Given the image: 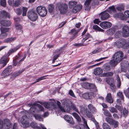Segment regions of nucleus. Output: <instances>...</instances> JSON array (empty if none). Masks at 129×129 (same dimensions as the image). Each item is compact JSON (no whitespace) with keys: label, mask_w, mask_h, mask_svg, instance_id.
<instances>
[{"label":"nucleus","mask_w":129,"mask_h":129,"mask_svg":"<svg viewBox=\"0 0 129 129\" xmlns=\"http://www.w3.org/2000/svg\"><path fill=\"white\" fill-rule=\"evenodd\" d=\"M0 22L1 25L4 26H9L11 24V22L9 20H1Z\"/></svg>","instance_id":"aec40b11"},{"label":"nucleus","mask_w":129,"mask_h":129,"mask_svg":"<svg viewBox=\"0 0 129 129\" xmlns=\"http://www.w3.org/2000/svg\"><path fill=\"white\" fill-rule=\"evenodd\" d=\"M22 10H23V16H26V13L27 11V9L26 8L23 7L22 8Z\"/></svg>","instance_id":"13d9d810"},{"label":"nucleus","mask_w":129,"mask_h":129,"mask_svg":"<svg viewBox=\"0 0 129 129\" xmlns=\"http://www.w3.org/2000/svg\"><path fill=\"white\" fill-rule=\"evenodd\" d=\"M48 8L49 12L50 13H52L54 9V5L52 4L49 5L48 6Z\"/></svg>","instance_id":"c756f323"},{"label":"nucleus","mask_w":129,"mask_h":129,"mask_svg":"<svg viewBox=\"0 0 129 129\" xmlns=\"http://www.w3.org/2000/svg\"><path fill=\"white\" fill-rule=\"evenodd\" d=\"M117 96L120 98L122 100H123L124 97L122 92H119L117 93Z\"/></svg>","instance_id":"603ef678"},{"label":"nucleus","mask_w":129,"mask_h":129,"mask_svg":"<svg viewBox=\"0 0 129 129\" xmlns=\"http://www.w3.org/2000/svg\"><path fill=\"white\" fill-rule=\"evenodd\" d=\"M34 116L35 118L39 121H41L43 120V119L41 115L38 114H35L34 115Z\"/></svg>","instance_id":"de8ad7c7"},{"label":"nucleus","mask_w":129,"mask_h":129,"mask_svg":"<svg viewBox=\"0 0 129 129\" xmlns=\"http://www.w3.org/2000/svg\"><path fill=\"white\" fill-rule=\"evenodd\" d=\"M86 36L85 38L83 39L82 40V42H84L86 41L87 39L89 38L90 36V35L88 33L86 35Z\"/></svg>","instance_id":"69168bd1"},{"label":"nucleus","mask_w":129,"mask_h":129,"mask_svg":"<svg viewBox=\"0 0 129 129\" xmlns=\"http://www.w3.org/2000/svg\"><path fill=\"white\" fill-rule=\"evenodd\" d=\"M79 31L78 30H76L75 28H73L71 29L69 33L72 34L73 36H76V35Z\"/></svg>","instance_id":"58836bf2"},{"label":"nucleus","mask_w":129,"mask_h":129,"mask_svg":"<svg viewBox=\"0 0 129 129\" xmlns=\"http://www.w3.org/2000/svg\"><path fill=\"white\" fill-rule=\"evenodd\" d=\"M115 77L116 78V79L117 81V87L118 88H119L120 87L121 84L120 79L119 77V76L118 75H116L115 76Z\"/></svg>","instance_id":"2f4dec72"},{"label":"nucleus","mask_w":129,"mask_h":129,"mask_svg":"<svg viewBox=\"0 0 129 129\" xmlns=\"http://www.w3.org/2000/svg\"><path fill=\"white\" fill-rule=\"evenodd\" d=\"M77 4L75 1H70L68 3L69 7L70 8H73Z\"/></svg>","instance_id":"cd10ccee"},{"label":"nucleus","mask_w":129,"mask_h":129,"mask_svg":"<svg viewBox=\"0 0 129 129\" xmlns=\"http://www.w3.org/2000/svg\"><path fill=\"white\" fill-rule=\"evenodd\" d=\"M16 37L11 38H7L4 40V42L6 43H10L13 42L16 39Z\"/></svg>","instance_id":"ea45409f"},{"label":"nucleus","mask_w":129,"mask_h":129,"mask_svg":"<svg viewBox=\"0 0 129 129\" xmlns=\"http://www.w3.org/2000/svg\"><path fill=\"white\" fill-rule=\"evenodd\" d=\"M101 51V49L100 48H97L92 52V53L93 54H96L100 52Z\"/></svg>","instance_id":"774afa93"},{"label":"nucleus","mask_w":129,"mask_h":129,"mask_svg":"<svg viewBox=\"0 0 129 129\" xmlns=\"http://www.w3.org/2000/svg\"><path fill=\"white\" fill-rule=\"evenodd\" d=\"M104 70L106 72L109 71L110 70V68L109 65L107 64H105L103 67Z\"/></svg>","instance_id":"72a5a7b5"},{"label":"nucleus","mask_w":129,"mask_h":129,"mask_svg":"<svg viewBox=\"0 0 129 129\" xmlns=\"http://www.w3.org/2000/svg\"><path fill=\"white\" fill-rule=\"evenodd\" d=\"M124 7L122 5H120L116 8V9L120 11H124Z\"/></svg>","instance_id":"8fccbe9b"},{"label":"nucleus","mask_w":129,"mask_h":129,"mask_svg":"<svg viewBox=\"0 0 129 129\" xmlns=\"http://www.w3.org/2000/svg\"><path fill=\"white\" fill-rule=\"evenodd\" d=\"M12 66H10L6 68L3 72L1 75L3 77H5L9 75L12 71Z\"/></svg>","instance_id":"1a4fd4ad"},{"label":"nucleus","mask_w":129,"mask_h":129,"mask_svg":"<svg viewBox=\"0 0 129 129\" xmlns=\"http://www.w3.org/2000/svg\"><path fill=\"white\" fill-rule=\"evenodd\" d=\"M76 129H84V125L82 124H79L75 127Z\"/></svg>","instance_id":"a18cd8bd"},{"label":"nucleus","mask_w":129,"mask_h":129,"mask_svg":"<svg viewBox=\"0 0 129 129\" xmlns=\"http://www.w3.org/2000/svg\"><path fill=\"white\" fill-rule=\"evenodd\" d=\"M69 94L71 96L74 98H76V97L75 96L72 90H69Z\"/></svg>","instance_id":"680f3d73"},{"label":"nucleus","mask_w":129,"mask_h":129,"mask_svg":"<svg viewBox=\"0 0 129 129\" xmlns=\"http://www.w3.org/2000/svg\"><path fill=\"white\" fill-rule=\"evenodd\" d=\"M126 41V40L124 39H120L114 43V45L118 48H122L125 46Z\"/></svg>","instance_id":"423d86ee"},{"label":"nucleus","mask_w":129,"mask_h":129,"mask_svg":"<svg viewBox=\"0 0 129 129\" xmlns=\"http://www.w3.org/2000/svg\"><path fill=\"white\" fill-rule=\"evenodd\" d=\"M119 63L117 62L116 60L113 58V59L110 60L109 62L110 64L112 67H115Z\"/></svg>","instance_id":"bb28decb"},{"label":"nucleus","mask_w":129,"mask_h":129,"mask_svg":"<svg viewBox=\"0 0 129 129\" xmlns=\"http://www.w3.org/2000/svg\"><path fill=\"white\" fill-rule=\"evenodd\" d=\"M102 110L103 111V113L105 115L109 117H112V116L111 114L108 110L104 108L102 109Z\"/></svg>","instance_id":"393cba45"},{"label":"nucleus","mask_w":129,"mask_h":129,"mask_svg":"<svg viewBox=\"0 0 129 129\" xmlns=\"http://www.w3.org/2000/svg\"><path fill=\"white\" fill-rule=\"evenodd\" d=\"M105 120L109 124L111 125L113 124V121L114 119L110 118L109 117H107L105 118Z\"/></svg>","instance_id":"473e14b6"},{"label":"nucleus","mask_w":129,"mask_h":129,"mask_svg":"<svg viewBox=\"0 0 129 129\" xmlns=\"http://www.w3.org/2000/svg\"><path fill=\"white\" fill-rule=\"evenodd\" d=\"M103 72L102 69L99 67L95 69L94 70V73L95 75H98L101 74Z\"/></svg>","instance_id":"4be33fe9"},{"label":"nucleus","mask_w":129,"mask_h":129,"mask_svg":"<svg viewBox=\"0 0 129 129\" xmlns=\"http://www.w3.org/2000/svg\"><path fill=\"white\" fill-rule=\"evenodd\" d=\"M85 84L87 86V88L90 89L96 88L95 86L93 84H90L87 82H86Z\"/></svg>","instance_id":"7c9ffc66"},{"label":"nucleus","mask_w":129,"mask_h":129,"mask_svg":"<svg viewBox=\"0 0 129 129\" xmlns=\"http://www.w3.org/2000/svg\"><path fill=\"white\" fill-rule=\"evenodd\" d=\"M60 49H57L55 51L53 54L54 58L56 59L59 57L60 54Z\"/></svg>","instance_id":"b1692460"},{"label":"nucleus","mask_w":129,"mask_h":129,"mask_svg":"<svg viewBox=\"0 0 129 129\" xmlns=\"http://www.w3.org/2000/svg\"><path fill=\"white\" fill-rule=\"evenodd\" d=\"M20 2L19 1H18L16 0V1H14V6L15 7H18L20 4Z\"/></svg>","instance_id":"e2e57ef3"},{"label":"nucleus","mask_w":129,"mask_h":129,"mask_svg":"<svg viewBox=\"0 0 129 129\" xmlns=\"http://www.w3.org/2000/svg\"><path fill=\"white\" fill-rule=\"evenodd\" d=\"M14 1L13 0H9L8 1V3L9 5L14 6Z\"/></svg>","instance_id":"338daca9"},{"label":"nucleus","mask_w":129,"mask_h":129,"mask_svg":"<svg viewBox=\"0 0 129 129\" xmlns=\"http://www.w3.org/2000/svg\"><path fill=\"white\" fill-rule=\"evenodd\" d=\"M92 0H86L84 3V9L85 10H89L90 8V3Z\"/></svg>","instance_id":"a211bd4d"},{"label":"nucleus","mask_w":129,"mask_h":129,"mask_svg":"<svg viewBox=\"0 0 129 129\" xmlns=\"http://www.w3.org/2000/svg\"><path fill=\"white\" fill-rule=\"evenodd\" d=\"M36 105L38 107V109L39 111H44V109L42 106L38 104H36Z\"/></svg>","instance_id":"3c124183"},{"label":"nucleus","mask_w":129,"mask_h":129,"mask_svg":"<svg viewBox=\"0 0 129 129\" xmlns=\"http://www.w3.org/2000/svg\"><path fill=\"white\" fill-rule=\"evenodd\" d=\"M48 75H46L45 76H43L42 77H40L39 78H38L37 79V81H35V82H34V83H32V84H34L35 83H36L39 82V81H40L41 80H42L44 79H46L47 78H45L46 77L48 76Z\"/></svg>","instance_id":"37998d69"},{"label":"nucleus","mask_w":129,"mask_h":129,"mask_svg":"<svg viewBox=\"0 0 129 129\" xmlns=\"http://www.w3.org/2000/svg\"><path fill=\"white\" fill-rule=\"evenodd\" d=\"M103 129H111L109 125L106 123H104L103 124Z\"/></svg>","instance_id":"5fc2aeb1"},{"label":"nucleus","mask_w":129,"mask_h":129,"mask_svg":"<svg viewBox=\"0 0 129 129\" xmlns=\"http://www.w3.org/2000/svg\"><path fill=\"white\" fill-rule=\"evenodd\" d=\"M123 53L121 51H118L115 53L112 56V58L114 59L117 62L119 63L123 59Z\"/></svg>","instance_id":"7ed1b4c3"},{"label":"nucleus","mask_w":129,"mask_h":129,"mask_svg":"<svg viewBox=\"0 0 129 129\" xmlns=\"http://www.w3.org/2000/svg\"><path fill=\"white\" fill-rule=\"evenodd\" d=\"M1 14L4 17H7L9 18L10 17L9 14L4 10H2L1 11Z\"/></svg>","instance_id":"c9c22d12"},{"label":"nucleus","mask_w":129,"mask_h":129,"mask_svg":"<svg viewBox=\"0 0 129 129\" xmlns=\"http://www.w3.org/2000/svg\"><path fill=\"white\" fill-rule=\"evenodd\" d=\"M56 7L60 11V13L64 14L67 11L68 5L65 3L58 2L56 4Z\"/></svg>","instance_id":"f257e3e1"},{"label":"nucleus","mask_w":129,"mask_h":129,"mask_svg":"<svg viewBox=\"0 0 129 129\" xmlns=\"http://www.w3.org/2000/svg\"><path fill=\"white\" fill-rule=\"evenodd\" d=\"M8 36V34L7 33H4L1 32L0 34V39H4L6 38Z\"/></svg>","instance_id":"79ce46f5"},{"label":"nucleus","mask_w":129,"mask_h":129,"mask_svg":"<svg viewBox=\"0 0 129 129\" xmlns=\"http://www.w3.org/2000/svg\"><path fill=\"white\" fill-rule=\"evenodd\" d=\"M20 47V46H16V47L14 48L13 49H11L10 50L8 51V54L9 55H10L12 53L15 52Z\"/></svg>","instance_id":"a878e982"},{"label":"nucleus","mask_w":129,"mask_h":129,"mask_svg":"<svg viewBox=\"0 0 129 129\" xmlns=\"http://www.w3.org/2000/svg\"><path fill=\"white\" fill-rule=\"evenodd\" d=\"M25 116H22L21 120V123L22 125L21 126L24 128L28 127L30 126L29 123L25 119Z\"/></svg>","instance_id":"ddd939ff"},{"label":"nucleus","mask_w":129,"mask_h":129,"mask_svg":"<svg viewBox=\"0 0 129 129\" xmlns=\"http://www.w3.org/2000/svg\"><path fill=\"white\" fill-rule=\"evenodd\" d=\"M60 104L61 103L59 102H58L57 105L59 109L62 112H65L66 111L63 107L60 106Z\"/></svg>","instance_id":"09e8293b"},{"label":"nucleus","mask_w":129,"mask_h":129,"mask_svg":"<svg viewBox=\"0 0 129 129\" xmlns=\"http://www.w3.org/2000/svg\"><path fill=\"white\" fill-rule=\"evenodd\" d=\"M106 82L110 86V88L113 91H114L116 88L115 82L109 78H107L106 79Z\"/></svg>","instance_id":"f8f14e48"},{"label":"nucleus","mask_w":129,"mask_h":129,"mask_svg":"<svg viewBox=\"0 0 129 129\" xmlns=\"http://www.w3.org/2000/svg\"><path fill=\"white\" fill-rule=\"evenodd\" d=\"M88 107L89 110L93 113H95L96 112V109L92 104H89Z\"/></svg>","instance_id":"5701e85b"},{"label":"nucleus","mask_w":129,"mask_h":129,"mask_svg":"<svg viewBox=\"0 0 129 129\" xmlns=\"http://www.w3.org/2000/svg\"><path fill=\"white\" fill-rule=\"evenodd\" d=\"M122 113L123 116L125 118L128 115V111L125 108H124L123 109Z\"/></svg>","instance_id":"49530a36"},{"label":"nucleus","mask_w":129,"mask_h":129,"mask_svg":"<svg viewBox=\"0 0 129 129\" xmlns=\"http://www.w3.org/2000/svg\"><path fill=\"white\" fill-rule=\"evenodd\" d=\"M119 18L120 19L123 20H126L127 19L126 16L122 13H119Z\"/></svg>","instance_id":"a19ab883"},{"label":"nucleus","mask_w":129,"mask_h":129,"mask_svg":"<svg viewBox=\"0 0 129 129\" xmlns=\"http://www.w3.org/2000/svg\"><path fill=\"white\" fill-rule=\"evenodd\" d=\"M122 35L124 37H127L129 36V28L126 25H124L122 27Z\"/></svg>","instance_id":"6e6552de"},{"label":"nucleus","mask_w":129,"mask_h":129,"mask_svg":"<svg viewBox=\"0 0 129 129\" xmlns=\"http://www.w3.org/2000/svg\"><path fill=\"white\" fill-rule=\"evenodd\" d=\"M64 117L65 120L68 123L71 124H74V122L73 119L71 116L66 115L64 116Z\"/></svg>","instance_id":"2eb2a0df"},{"label":"nucleus","mask_w":129,"mask_h":129,"mask_svg":"<svg viewBox=\"0 0 129 129\" xmlns=\"http://www.w3.org/2000/svg\"><path fill=\"white\" fill-rule=\"evenodd\" d=\"M8 60L6 56H3L0 59V63L3 64L2 67H4L7 64Z\"/></svg>","instance_id":"f3484780"},{"label":"nucleus","mask_w":129,"mask_h":129,"mask_svg":"<svg viewBox=\"0 0 129 129\" xmlns=\"http://www.w3.org/2000/svg\"><path fill=\"white\" fill-rule=\"evenodd\" d=\"M1 6L5 7L6 6V2L5 0H1L0 2Z\"/></svg>","instance_id":"0e129e2a"},{"label":"nucleus","mask_w":129,"mask_h":129,"mask_svg":"<svg viewBox=\"0 0 129 129\" xmlns=\"http://www.w3.org/2000/svg\"><path fill=\"white\" fill-rule=\"evenodd\" d=\"M106 101L110 103L111 104L113 103V100L111 93H109L107 94L106 97Z\"/></svg>","instance_id":"412c9836"},{"label":"nucleus","mask_w":129,"mask_h":129,"mask_svg":"<svg viewBox=\"0 0 129 129\" xmlns=\"http://www.w3.org/2000/svg\"><path fill=\"white\" fill-rule=\"evenodd\" d=\"M115 28L114 27L109 29L107 30L108 34L110 35H113L115 32Z\"/></svg>","instance_id":"c85d7f7f"},{"label":"nucleus","mask_w":129,"mask_h":129,"mask_svg":"<svg viewBox=\"0 0 129 129\" xmlns=\"http://www.w3.org/2000/svg\"><path fill=\"white\" fill-rule=\"evenodd\" d=\"M37 12L39 15L42 17L45 16L47 13V10L43 7L39 6L37 8Z\"/></svg>","instance_id":"39448f33"},{"label":"nucleus","mask_w":129,"mask_h":129,"mask_svg":"<svg viewBox=\"0 0 129 129\" xmlns=\"http://www.w3.org/2000/svg\"><path fill=\"white\" fill-rule=\"evenodd\" d=\"M101 18L103 20H105L108 19L110 17L109 13L106 11H104L100 13Z\"/></svg>","instance_id":"dca6fc26"},{"label":"nucleus","mask_w":129,"mask_h":129,"mask_svg":"<svg viewBox=\"0 0 129 129\" xmlns=\"http://www.w3.org/2000/svg\"><path fill=\"white\" fill-rule=\"evenodd\" d=\"M22 9L18 8L16 9V13L18 15H20L22 13Z\"/></svg>","instance_id":"052dcab7"},{"label":"nucleus","mask_w":129,"mask_h":129,"mask_svg":"<svg viewBox=\"0 0 129 129\" xmlns=\"http://www.w3.org/2000/svg\"><path fill=\"white\" fill-rule=\"evenodd\" d=\"M71 107L73 110L78 113H79L77 108L75 105L74 104H72L71 106Z\"/></svg>","instance_id":"4d7b16f0"},{"label":"nucleus","mask_w":129,"mask_h":129,"mask_svg":"<svg viewBox=\"0 0 129 129\" xmlns=\"http://www.w3.org/2000/svg\"><path fill=\"white\" fill-rule=\"evenodd\" d=\"M11 122L10 120L6 119L3 120L0 119V128L2 129H9Z\"/></svg>","instance_id":"f03ea898"},{"label":"nucleus","mask_w":129,"mask_h":129,"mask_svg":"<svg viewBox=\"0 0 129 129\" xmlns=\"http://www.w3.org/2000/svg\"><path fill=\"white\" fill-rule=\"evenodd\" d=\"M109 10H108V12L111 14L113 13L116 11L115 7L113 6L109 7Z\"/></svg>","instance_id":"4c0bfd02"},{"label":"nucleus","mask_w":129,"mask_h":129,"mask_svg":"<svg viewBox=\"0 0 129 129\" xmlns=\"http://www.w3.org/2000/svg\"><path fill=\"white\" fill-rule=\"evenodd\" d=\"M82 120L83 121V123L84 124L85 127H86V128L87 129H90L89 127L88 126V125L87 124L86 121L85 120V119L83 117L82 118Z\"/></svg>","instance_id":"bf43d9fd"},{"label":"nucleus","mask_w":129,"mask_h":129,"mask_svg":"<svg viewBox=\"0 0 129 129\" xmlns=\"http://www.w3.org/2000/svg\"><path fill=\"white\" fill-rule=\"evenodd\" d=\"M114 74L112 72H109L106 73H104V75L105 77L111 76Z\"/></svg>","instance_id":"6e6d98bb"},{"label":"nucleus","mask_w":129,"mask_h":129,"mask_svg":"<svg viewBox=\"0 0 129 129\" xmlns=\"http://www.w3.org/2000/svg\"><path fill=\"white\" fill-rule=\"evenodd\" d=\"M82 7L81 5H78L74 7L73 10H72V12L74 13H76L81 10Z\"/></svg>","instance_id":"6ab92c4d"},{"label":"nucleus","mask_w":129,"mask_h":129,"mask_svg":"<svg viewBox=\"0 0 129 129\" xmlns=\"http://www.w3.org/2000/svg\"><path fill=\"white\" fill-rule=\"evenodd\" d=\"M9 28L5 27H2L0 29L1 32H3L4 33H7L9 31Z\"/></svg>","instance_id":"864d4df0"},{"label":"nucleus","mask_w":129,"mask_h":129,"mask_svg":"<svg viewBox=\"0 0 129 129\" xmlns=\"http://www.w3.org/2000/svg\"><path fill=\"white\" fill-rule=\"evenodd\" d=\"M20 74V71H18L15 72L12 74L11 78L12 79H14Z\"/></svg>","instance_id":"e433bc0d"},{"label":"nucleus","mask_w":129,"mask_h":129,"mask_svg":"<svg viewBox=\"0 0 129 129\" xmlns=\"http://www.w3.org/2000/svg\"><path fill=\"white\" fill-rule=\"evenodd\" d=\"M93 28L94 30H98L99 31L104 32V30L100 27L97 25H93Z\"/></svg>","instance_id":"f704fd0d"},{"label":"nucleus","mask_w":129,"mask_h":129,"mask_svg":"<svg viewBox=\"0 0 129 129\" xmlns=\"http://www.w3.org/2000/svg\"><path fill=\"white\" fill-rule=\"evenodd\" d=\"M27 16L29 18L33 21H35L38 18V15L34 10H30L27 13Z\"/></svg>","instance_id":"20e7f679"},{"label":"nucleus","mask_w":129,"mask_h":129,"mask_svg":"<svg viewBox=\"0 0 129 129\" xmlns=\"http://www.w3.org/2000/svg\"><path fill=\"white\" fill-rule=\"evenodd\" d=\"M79 107L80 108V112L82 114H85L88 117H90L92 116V113L86 108L81 105L79 106Z\"/></svg>","instance_id":"0eeeda50"},{"label":"nucleus","mask_w":129,"mask_h":129,"mask_svg":"<svg viewBox=\"0 0 129 129\" xmlns=\"http://www.w3.org/2000/svg\"><path fill=\"white\" fill-rule=\"evenodd\" d=\"M26 55H25L20 60L21 56L19 55L16 59L13 61V65L14 66H15L17 65L18 66H19L21 64V62L23 61L24 59L25 58Z\"/></svg>","instance_id":"9d476101"},{"label":"nucleus","mask_w":129,"mask_h":129,"mask_svg":"<svg viewBox=\"0 0 129 129\" xmlns=\"http://www.w3.org/2000/svg\"><path fill=\"white\" fill-rule=\"evenodd\" d=\"M109 110L111 113H117L118 112V111L116 108L113 107H110Z\"/></svg>","instance_id":"c03bdc74"},{"label":"nucleus","mask_w":129,"mask_h":129,"mask_svg":"<svg viewBox=\"0 0 129 129\" xmlns=\"http://www.w3.org/2000/svg\"><path fill=\"white\" fill-rule=\"evenodd\" d=\"M111 23L108 21H104L101 22L100 24V26L104 29H107L110 28L112 26Z\"/></svg>","instance_id":"9b49d317"},{"label":"nucleus","mask_w":129,"mask_h":129,"mask_svg":"<svg viewBox=\"0 0 129 129\" xmlns=\"http://www.w3.org/2000/svg\"><path fill=\"white\" fill-rule=\"evenodd\" d=\"M93 93L90 92L84 93L82 94L83 97L86 99H91L93 97Z\"/></svg>","instance_id":"4468645a"}]
</instances>
